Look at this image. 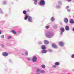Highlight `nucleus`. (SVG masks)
<instances>
[{
    "label": "nucleus",
    "instance_id": "2eb2a0df",
    "mask_svg": "<svg viewBox=\"0 0 74 74\" xmlns=\"http://www.w3.org/2000/svg\"><path fill=\"white\" fill-rule=\"evenodd\" d=\"M34 1H35V2L34 4L36 5V4H37V0H33Z\"/></svg>",
    "mask_w": 74,
    "mask_h": 74
},
{
    "label": "nucleus",
    "instance_id": "412c9836",
    "mask_svg": "<svg viewBox=\"0 0 74 74\" xmlns=\"http://www.w3.org/2000/svg\"><path fill=\"white\" fill-rule=\"evenodd\" d=\"M23 14H26V12L25 10L23 11Z\"/></svg>",
    "mask_w": 74,
    "mask_h": 74
},
{
    "label": "nucleus",
    "instance_id": "0eeeda50",
    "mask_svg": "<svg viewBox=\"0 0 74 74\" xmlns=\"http://www.w3.org/2000/svg\"><path fill=\"white\" fill-rule=\"evenodd\" d=\"M65 29L66 30L68 31L70 30V28L69 27V26H66Z\"/></svg>",
    "mask_w": 74,
    "mask_h": 74
},
{
    "label": "nucleus",
    "instance_id": "f03ea898",
    "mask_svg": "<svg viewBox=\"0 0 74 74\" xmlns=\"http://www.w3.org/2000/svg\"><path fill=\"white\" fill-rule=\"evenodd\" d=\"M46 36L47 38H51L53 36V33L49 32L46 33Z\"/></svg>",
    "mask_w": 74,
    "mask_h": 74
},
{
    "label": "nucleus",
    "instance_id": "a211bd4d",
    "mask_svg": "<svg viewBox=\"0 0 74 74\" xmlns=\"http://www.w3.org/2000/svg\"><path fill=\"white\" fill-rule=\"evenodd\" d=\"M41 67L42 68H43V69H45V65H42L41 66Z\"/></svg>",
    "mask_w": 74,
    "mask_h": 74
},
{
    "label": "nucleus",
    "instance_id": "72a5a7b5",
    "mask_svg": "<svg viewBox=\"0 0 74 74\" xmlns=\"http://www.w3.org/2000/svg\"><path fill=\"white\" fill-rule=\"evenodd\" d=\"M1 31L0 30V34H1Z\"/></svg>",
    "mask_w": 74,
    "mask_h": 74
},
{
    "label": "nucleus",
    "instance_id": "f3484780",
    "mask_svg": "<svg viewBox=\"0 0 74 74\" xmlns=\"http://www.w3.org/2000/svg\"><path fill=\"white\" fill-rule=\"evenodd\" d=\"M60 30L61 31H62V32H64V29L63 28H61L60 29Z\"/></svg>",
    "mask_w": 74,
    "mask_h": 74
},
{
    "label": "nucleus",
    "instance_id": "dca6fc26",
    "mask_svg": "<svg viewBox=\"0 0 74 74\" xmlns=\"http://www.w3.org/2000/svg\"><path fill=\"white\" fill-rule=\"evenodd\" d=\"M12 32L13 34H16V32L14 30H12Z\"/></svg>",
    "mask_w": 74,
    "mask_h": 74
},
{
    "label": "nucleus",
    "instance_id": "20e7f679",
    "mask_svg": "<svg viewBox=\"0 0 74 74\" xmlns=\"http://www.w3.org/2000/svg\"><path fill=\"white\" fill-rule=\"evenodd\" d=\"M37 58L36 56H34L33 57L32 60L34 62H37Z\"/></svg>",
    "mask_w": 74,
    "mask_h": 74
},
{
    "label": "nucleus",
    "instance_id": "7ed1b4c3",
    "mask_svg": "<svg viewBox=\"0 0 74 74\" xmlns=\"http://www.w3.org/2000/svg\"><path fill=\"white\" fill-rule=\"evenodd\" d=\"M39 4L40 5H45V1L43 0L40 1L39 3Z\"/></svg>",
    "mask_w": 74,
    "mask_h": 74
},
{
    "label": "nucleus",
    "instance_id": "6e6552de",
    "mask_svg": "<svg viewBox=\"0 0 74 74\" xmlns=\"http://www.w3.org/2000/svg\"><path fill=\"white\" fill-rule=\"evenodd\" d=\"M44 43L45 44H49V42L47 40H45L44 41Z\"/></svg>",
    "mask_w": 74,
    "mask_h": 74
},
{
    "label": "nucleus",
    "instance_id": "5701e85b",
    "mask_svg": "<svg viewBox=\"0 0 74 74\" xmlns=\"http://www.w3.org/2000/svg\"><path fill=\"white\" fill-rule=\"evenodd\" d=\"M56 65H53L52 66V67H53L54 68H55V67H56Z\"/></svg>",
    "mask_w": 74,
    "mask_h": 74
},
{
    "label": "nucleus",
    "instance_id": "4c0bfd02",
    "mask_svg": "<svg viewBox=\"0 0 74 74\" xmlns=\"http://www.w3.org/2000/svg\"><path fill=\"white\" fill-rule=\"evenodd\" d=\"M2 46L3 47V45H2Z\"/></svg>",
    "mask_w": 74,
    "mask_h": 74
},
{
    "label": "nucleus",
    "instance_id": "f257e3e1",
    "mask_svg": "<svg viewBox=\"0 0 74 74\" xmlns=\"http://www.w3.org/2000/svg\"><path fill=\"white\" fill-rule=\"evenodd\" d=\"M26 16L25 17V20H27V19H28V21L30 22H32V18L29 16L28 14H26Z\"/></svg>",
    "mask_w": 74,
    "mask_h": 74
},
{
    "label": "nucleus",
    "instance_id": "ddd939ff",
    "mask_svg": "<svg viewBox=\"0 0 74 74\" xmlns=\"http://www.w3.org/2000/svg\"><path fill=\"white\" fill-rule=\"evenodd\" d=\"M42 52L43 53H45L47 52V50H43L42 51Z\"/></svg>",
    "mask_w": 74,
    "mask_h": 74
},
{
    "label": "nucleus",
    "instance_id": "c9c22d12",
    "mask_svg": "<svg viewBox=\"0 0 74 74\" xmlns=\"http://www.w3.org/2000/svg\"><path fill=\"white\" fill-rule=\"evenodd\" d=\"M72 71H74V69H73V70H72Z\"/></svg>",
    "mask_w": 74,
    "mask_h": 74
},
{
    "label": "nucleus",
    "instance_id": "c85d7f7f",
    "mask_svg": "<svg viewBox=\"0 0 74 74\" xmlns=\"http://www.w3.org/2000/svg\"><path fill=\"white\" fill-rule=\"evenodd\" d=\"M26 55H28V53L27 52H26L25 53Z\"/></svg>",
    "mask_w": 74,
    "mask_h": 74
},
{
    "label": "nucleus",
    "instance_id": "b1692460",
    "mask_svg": "<svg viewBox=\"0 0 74 74\" xmlns=\"http://www.w3.org/2000/svg\"><path fill=\"white\" fill-rule=\"evenodd\" d=\"M12 37L11 36H9L8 38V39H10V38H11Z\"/></svg>",
    "mask_w": 74,
    "mask_h": 74
},
{
    "label": "nucleus",
    "instance_id": "1a4fd4ad",
    "mask_svg": "<svg viewBox=\"0 0 74 74\" xmlns=\"http://www.w3.org/2000/svg\"><path fill=\"white\" fill-rule=\"evenodd\" d=\"M41 48L42 49H46V47L45 45H43L42 46Z\"/></svg>",
    "mask_w": 74,
    "mask_h": 74
},
{
    "label": "nucleus",
    "instance_id": "f8f14e48",
    "mask_svg": "<svg viewBox=\"0 0 74 74\" xmlns=\"http://www.w3.org/2000/svg\"><path fill=\"white\" fill-rule=\"evenodd\" d=\"M59 44L60 46H63L64 45L63 42H60Z\"/></svg>",
    "mask_w": 74,
    "mask_h": 74
},
{
    "label": "nucleus",
    "instance_id": "423d86ee",
    "mask_svg": "<svg viewBox=\"0 0 74 74\" xmlns=\"http://www.w3.org/2000/svg\"><path fill=\"white\" fill-rule=\"evenodd\" d=\"M52 46L53 48H57L58 46H56V44L53 43L52 44Z\"/></svg>",
    "mask_w": 74,
    "mask_h": 74
},
{
    "label": "nucleus",
    "instance_id": "f704fd0d",
    "mask_svg": "<svg viewBox=\"0 0 74 74\" xmlns=\"http://www.w3.org/2000/svg\"><path fill=\"white\" fill-rule=\"evenodd\" d=\"M28 60H31L30 58H28Z\"/></svg>",
    "mask_w": 74,
    "mask_h": 74
},
{
    "label": "nucleus",
    "instance_id": "e433bc0d",
    "mask_svg": "<svg viewBox=\"0 0 74 74\" xmlns=\"http://www.w3.org/2000/svg\"><path fill=\"white\" fill-rule=\"evenodd\" d=\"M73 31H74V28L73 29Z\"/></svg>",
    "mask_w": 74,
    "mask_h": 74
},
{
    "label": "nucleus",
    "instance_id": "9d476101",
    "mask_svg": "<svg viewBox=\"0 0 74 74\" xmlns=\"http://www.w3.org/2000/svg\"><path fill=\"white\" fill-rule=\"evenodd\" d=\"M60 64V63L59 62H56L55 63V65L56 66H59Z\"/></svg>",
    "mask_w": 74,
    "mask_h": 74
},
{
    "label": "nucleus",
    "instance_id": "4be33fe9",
    "mask_svg": "<svg viewBox=\"0 0 74 74\" xmlns=\"http://www.w3.org/2000/svg\"><path fill=\"white\" fill-rule=\"evenodd\" d=\"M39 71H40V69H38L37 70V72L38 73Z\"/></svg>",
    "mask_w": 74,
    "mask_h": 74
},
{
    "label": "nucleus",
    "instance_id": "cd10ccee",
    "mask_svg": "<svg viewBox=\"0 0 74 74\" xmlns=\"http://www.w3.org/2000/svg\"><path fill=\"white\" fill-rule=\"evenodd\" d=\"M71 58H74V54H73L71 56Z\"/></svg>",
    "mask_w": 74,
    "mask_h": 74
},
{
    "label": "nucleus",
    "instance_id": "a878e982",
    "mask_svg": "<svg viewBox=\"0 0 74 74\" xmlns=\"http://www.w3.org/2000/svg\"><path fill=\"white\" fill-rule=\"evenodd\" d=\"M1 37L2 38H4V35H2L1 36Z\"/></svg>",
    "mask_w": 74,
    "mask_h": 74
},
{
    "label": "nucleus",
    "instance_id": "c756f323",
    "mask_svg": "<svg viewBox=\"0 0 74 74\" xmlns=\"http://www.w3.org/2000/svg\"><path fill=\"white\" fill-rule=\"evenodd\" d=\"M69 8V6H66V8Z\"/></svg>",
    "mask_w": 74,
    "mask_h": 74
},
{
    "label": "nucleus",
    "instance_id": "9b49d317",
    "mask_svg": "<svg viewBox=\"0 0 74 74\" xmlns=\"http://www.w3.org/2000/svg\"><path fill=\"white\" fill-rule=\"evenodd\" d=\"M64 22L65 23H67L68 22V19L67 18H65L64 19Z\"/></svg>",
    "mask_w": 74,
    "mask_h": 74
},
{
    "label": "nucleus",
    "instance_id": "7c9ffc66",
    "mask_svg": "<svg viewBox=\"0 0 74 74\" xmlns=\"http://www.w3.org/2000/svg\"><path fill=\"white\" fill-rule=\"evenodd\" d=\"M56 27H55V26H54V27H55V28H57V25H55Z\"/></svg>",
    "mask_w": 74,
    "mask_h": 74
},
{
    "label": "nucleus",
    "instance_id": "bb28decb",
    "mask_svg": "<svg viewBox=\"0 0 74 74\" xmlns=\"http://www.w3.org/2000/svg\"><path fill=\"white\" fill-rule=\"evenodd\" d=\"M46 29H48L49 28V27L47 26H45Z\"/></svg>",
    "mask_w": 74,
    "mask_h": 74
},
{
    "label": "nucleus",
    "instance_id": "2f4dec72",
    "mask_svg": "<svg viewBox=\"0 0 74 74\" xmlns=\"http://www.w3.org/2000/svg\"><path fill=\"white\" fill-rule=\"evenodd\" d=\"M71 0H68V1L69 2H70V1H71Z\"/></svg>",
    "mask_w": 74,
    "mask_h": 74
},
{
    "label": "nucleus",
    "instance_id": "473e14b6",
    "mask_svg": "<svg viewBox=\"0 0 74 74\" xmlns=\"http://www.w3.org/2000/svg\"><path fill=\"white\" fill-rule=\"evenodd\" d=\"M62 33H63V32H61V33H60V34H62Z\"/></svg>",
    "mask_w": 74,
    "mask_h": 74
},
{
    "label": "nucleus",
    "instance_id": "4468645a",
    "mask_svg": "<svg viewBox=\"0 0 74 74\" xmlns=\"http://www.w3.org/2000/svg\"><path fill=\"white\" fill-rule=\"evenodd\" d=\"M70 23H74V21H73V20L72 19L70 20Z\"/></svg>",
    "mask_w": 74,
    "mask_h": 74
},
{
    "label": "nucleus",
    "instance_id": "39448f33",
    "mask_svg": "<svg viewBox=\"0 0 74 74\" xmlns=\"http://www.w3.org/2000/svg\"><path fill=\"white\" fill-rule=\"evenodd\" d=\"M2 55L4 56H7L8 55V54L7 53L5 52L3 53Z\"/></svg>",
    "mask_w": 74,
    "mask_h": 74
},
{
    "label": "nucleus",
    "instance_id": "6ab92c4d",
    "mask_svg": "<svg viewBox=\"0 0 74 74\" xmlns=\"http://www.w3.org/2000/svg\"><path fill=\"white\" fill-rule=\"evenodd\" d=\"M55 20V19L54 18V17H52L51 19V21H53Z\"/></svg>",
    "mask_w": 74,
    "mask_h": 74
},
{
    "label": "nucleus",
    "instance_id": "aec40b11",
    "mask_svg": "<svg viewBox=\"0 0 74 74\" xmlns=\"http://www.w3.org/2000/svg\"><path fill=\"white\" fill-rule=\"evenodd\" d=\"M40 73H45V71L43 70L41 71L40 72Z\"/></svg>",
    "mask_w": 74,
    "mask_h": 74
},
{
    "label": "nucleus",
    "instance_id": "393cba45",
    "mask_svg": "<svg viewBox=\"0 0 74 74\" xmlns=\"http://www.w3.org/2000/svg\"><path fill=\"white\" fill-rule=\"evenodd\" d=\"M49 52H52V50L51 49H49Z\"/></svg>",
    "mask_w": 74,
    "mask_h": 74
}]
</instances>
